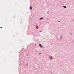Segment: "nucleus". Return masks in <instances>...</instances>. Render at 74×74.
I'll use <instances>...</instances> for the list:
<instances>
[{"label": "nucleus", "mask_w": 74, "mask_h": 74, "mask_svg": "<svg viewBox=\"0 0 74 74\" xmlns=\"http://www.w3.org/2000/svg\"><path fill=\"white\" fill-rule=\"evenodd\" d=\"M41 32V31H40V32Z\"/></svg>", "instance_id": "10"}, {"label": "nucleus", "mask_w": 74, "mask_h": 74, "mask_svg": "<svg viewBox=\"0 0 74 74\" xmlns=\"http://www.w3.org/2000/svg\"><path fill=\"white\" fill-rule=\"evenodd\" d=\"M30 10H32V6H30Z\"/></svg>", "instance_id": "3"}, {"label": "nucleus", "mask_w": 74, "mask_h": 74, "mask_svg": "<svg viewBox=\"0 0 74 74\" xmlns=\"http://www.w3.org/2000/svg\"><path fill=\"white\" fill-rule=\"evenodd\" d=\"M36 27L37 29H38V26H37V25H36Z\"/></svg>", "instance_id": "4"}, {"label": "nucleus", "mask_w": 74, "mask_h": 74, "mask_svg": "<svg viewBox=\"0 0 74 74\" xmlns=\"http://www.w3.org/2000/svg\"><path fill=\"white\" fill-rule=\"evenodd\" d=\"M35 46L36 45V44H35Z\"/></svg>", "instance_id": "8"}, {"label": "nucleus", "mask_w": 74, "mask_h": 74, "mask_svg": "<svg viewBox=\"0 0 74 74\" xmlns=\"http://www.w3.org/2000/svg\"><path fill=\"white\" fill-rule=\"evenodd\" d=\"M39 46L41 47V48H42V46L41 44H39Z\"/></svg>", "instance_id": "1"}, {"label": "nucleus", "mask_w": 74, "mask_h": 74, "mask_svg": "<svg viewBox=\"0 0 74 74\" xmlns=\"http://www.w3.org/2000/svg\"><path fill=\"white\" fill-rule=\"evenodd\" d=\"M63 7H64V8H66V7L65 6H63Z\"/></svg>", "instance_id": "6"}, {"label": "nucleus", "mask_w": 74, "mask_h": 74, "mask_svg": "<svg viewBox=\"0 0 74 74\" xmlns=\"http://www.w3.org/2000/svg\"><path fill=\"white\" fill-rule=\"evenodd\" d=\"M39 54H41V53H39Z\"/></svg>", "instance_id": "9"}, {"label": "nucleus", "mask_w": 74, "mask_h": 74, "mask_svg": "<svg viewBox=\"0 0 74 74\" xmlns=\"http://www.w3.org/2000/svg\"><path fill=\"white\" fill-rule=\"evenodd\" d=\"M49 58H50V59H53V58H52V57L51 56H50L49 57Z\"/></svg>", "instance_id": "2"}, {"label": "nucleus", "mask_w": 74, "mask_h": 74, "mask_svg": "<svg viewBox=\"0 0 74 74\" xmlns=\"http://www.w3.org/2000/svg\"><path fill=\"white\" fill-rule=\"evenodd\" d=\"M41 19H43V18L42 17V18H40V20H41Z\"/></svg>", "instance_id": "5"}, {"label": "nucleus", "mask_w": 74, "mask_h": 74, "mask_svg": "<svg viewBox=\"0 0 74 74\" xmlns=\"http://www.w3.org/2000/svg\"><path fill=\"white\" fill-rule=\"evenodd\" d=\"M1 28H2V27H1Z\"/></svg>", "instance_id": "7"}]
</instances>
